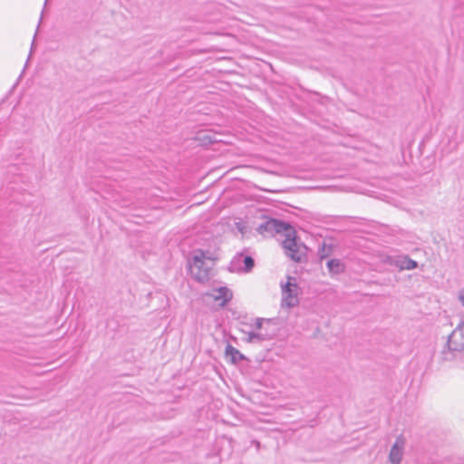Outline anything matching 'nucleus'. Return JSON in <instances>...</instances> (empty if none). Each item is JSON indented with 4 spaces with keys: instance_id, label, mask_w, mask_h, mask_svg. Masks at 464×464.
<instances>
[{
    "instance_id": "2",
    "label": "nucleus",
    "mask_w": 464,
    "mask_h": 464,
    "mask_svg": "<svg viewBox=\"0 0 464 464\" xmlns=\"http://www.w3.org/2000/svg\"><path fill=\"white\" fill-rule=\"evenodd\" d=\"M285 237L281 243L285 255L296 263L305 261L308 248L296 236L295 229L290 230Z\"/></svg>"
},
{
    "instance_id": "3",
    "label": "nucleus",
    "mask_w": 464,
    "mask_h": 464,
    "mask_svg": "<svg viewBox=\"0 0 464 464\" xmlns=\"http://www.w3.org/2000/svg\"><path fill=\"white\" fill-rule=\"evenodd\" d=\"M462 351H464V323L457 326L449 335L445 350L442 351L443 360L450 361L452 352Z\"/></svg>"
},
{
    "instance_id": "15",
    "label": "nucleus",
    "mask_w": 464,
    "mask_h": 464,
    "mask_svg": "<svg viewBox=\"0 0 464 464\" xmlns=\"http://www.w3.org/2000/svg\"><path fill=\"white\" fill-rule=\"evenodd\" d=\"M327 256V254L322 253L320 254L321 259L325 258Z\"/></svg>"
},
{
    "instance_id": "6",
    "label": "nucleus",
    "mask_w": 464,
    "mask_h": 464,
    "mask_svg": "<svg viewBox=\"0 0 464 464\" xmlns=\"http://www.w3.org/2000/svg\"><path fill=\"white\" fill-rule=\"evenodd\" d=\"M405 444V439L402 435L397 437L394 444L392 446L389 454V459L392 464H401L402 459V450Z\"/></svg>"
},
{
    "instance_id": "5",
    "label": "nucleus",
    "mask_w": 464,
    "mask_h": 464,
    "mask_svg": "<svg viewBox=\"0 0 464 464\" xmlns=\"http://www.w3.org/2000/svg\"><path fill=\"white\" fill-rule=\"evenodd\" d=\"M298 291L299 286L295 283V278L293 276H288L286 284L282 285V306L292 308L298 305Z\"/></svg>"
},
{
    "instance_id": "9",
    "label": "nucleus",
    "mask_w": 464,
    "mask_h": 464,
    "mask_svg": "<svg viewBox=\"0 0 464 464\" xmlns=\"http://www.w3.org/2000/svg\"><path fill=\"white\" fill-rule=\"evenodd\" d=\"M217 295H213V298L216 301L222 300L221 305H225L227 303H228L232 299V292L226 286H221L218 289L216 290Z\"/></svg>"
},
{
    "instance_id": "8",
    "label": "nucleus",
    "mask_w": 464,
    "mask_h": 464,
    "mask_svg": "<svg viewBox=\"0 0 464 464\" xmlns=\"http://www.w3.org/2000/svg\"><path fill=\"white\" fill-rule=\"evenodd\" d=\"M395 266L400 267V269L403 270H411L418 267V263L415 260H412L408 256H399L395 261Z\"/></svg>"
},
{
    "instance_id": "1",
    "label": "nucleus",
    "mask_w": 464,
    "mask_h": 464,
    "mask_svg": "<svg viewBox=\"0 0 464 464\" xmlns=\"http://www.w3.org/2000/svg\"><path fill=\"white\" fill-rule=\"evenodd\" d=\"M213 265V260L207 258L205 253L198 249L195 251L192 259L188 261V269L195 280L205 283L211 277Z\"/></svg>"
},
{
    "instance_id": "13",
    "label": "nucleus",
    "mask_w": 464,
    "mask_h": 464,
    "mask_svg": "<svg viewBox=\"0 0 464 464\" xmlns=\"http://www.w3.org/2000/svg\"><path fill=\"white\" fill-rule=\"evenodd\" d=\"M271 322V319L256 318L254 326L256 329L261 330L264 323L270 324Z\"/></svg>"
},
{
    "instance_id": "16",
    "label": "nucleus",
    "mask_w": 464,
    "mask_h": 464,
    "mask_svg": "<svg viewBox=\"0 0 464 464\" xmlns=\"http://www.w3.org/2000/svg\"><path fill=\"white\" fill-rule=\"evenodd\" d=\"M47 2V0H45V3Z\"/></svg>"
},
{
    "instance_id": "12",
    "label": "nucleus",
    "mask_w": 464,
    "mask_h": 464,
    "mask_svg": "<svg viewBox=\"0 0 464 464\" xmlns=\"http://www.w3.org/2000/svg\"><path fill=\"white\" fill-rule=\"evenodd\" d=\"M272 337L267 334L249 332L246 341L247 343H260L262 341L270 340Z\"/></svg>"
},
{
    "instance_id": "11",
    "label": "nucleus",
    "mask_w": 464,
    "mask_h": 464,
    "mask_svg": "<svg viewBox=\"0 0 464 464\" xmlns=\"http://www.w3.org/2000/svg\"><path fill=\"white\" fill-rule=\"evenodd\" d=\"M226 355L231 357L233 363H237L246 359V357L231 344L226 346Z\"/></svg>"
},
{
    "instance_id": "7",
    "label": "nucleus",
    "mask_w": 464,
    "mask_h": 464,
    "mask_svg": "<svg viewBox=\"0 0 464 464\" xmlns=\"http://www.w3.org/2000/svg\"><path fill=\"white\" fill-rule=\"evenodd\" d=\"M242 257H243V255L241 254V255L236 256L232 260V262L230 264V270L231 271H234V270L237 269V270H240L242 272L247 273V272H250L253 269V267L255 266V261H254L253 257H251L250 256H244V258H243L244 267L243 268H236L237 263L240 262Z\"/></svg>"
},
{
    "instance_id": "14",
    "label": "nucleus",
    "mask_w": 464,
    "mask_h": 464,
    "mask_svg": "<svg viewBox=\"0 0 464 464\" xmlns=\"http://www.w3.org/2000/svg\"><path fill=\"white\" fill-rule=\"evenodd\" d=\"M459 299L460 303L462 304V305L464 306V291H461L459 293Z\"/></svg>"
},
{
    "instance_id": "10",
    "label": "nucleus",
    "mask_w": 464,
    "mask_h": 464,
    "mask_svg": "<svg viewBox=\"0 0 464 464\" xmlns=\"http://www.w3.org/2000/svg\"><path fill=\"white\" fill-rule=\"evenodd\" d=\"M326 266L329 270V273L332 275H339L345 269L344 264L340 259L336 258L329 259L326 262Z\"/></svg>"
},
{
    "instance_id": "4",
    "label": "nucleus",
    "mask_w": 464,
    "mask_h": 464,
    "mask_svg": "<svg viewBox=\"0 0 464 464\" xmlns=\"http://www.w3.org/2000/svg\"><path fill=\"white\" fill-rule=\"evenodd\" d=\"M292 229H294V227L289 223L276 218H268L256 228L258 233L269 236L282 232L288 234Z\"/></svg>"
}]
</instances>
